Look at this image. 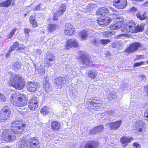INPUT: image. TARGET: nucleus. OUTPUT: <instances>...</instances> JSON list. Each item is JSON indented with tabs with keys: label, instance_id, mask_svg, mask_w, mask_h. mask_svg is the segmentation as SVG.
I'll return each instance as SVG.
<instances>
[{
	"label": "nucleus",
	"instance_id": "nucleus-1",
	"mask_svg": "<svg viewBox=\"0 0 148 148\" xmlns=\"http://www.w3.org/2000/svg\"><path fill=\"white\" fill-rule=\"evenodd\" d=\"M112 10H111L106 8L102 7L99 8L97 11L96 14L97 15L102 16V18H98L97 21L100 25L103 27L108 25L112 19L108 17L112 14Z\"/></svg>",
	"mask_w": 148,
	"mask_h": 148
},
{
	"label": "nucleus",
	"instance_id": "nucleus-2",
	"mask_svg": "<svg viewBox=\"0 0 148 148\" xmlns=\"http://www.w3.org/2000/svg\"><path fill=\"white\" fill-rule=\"evenodd\" d=\"M9 83L12 86L18 89L23 88L25 85L24 79L17 75L12 76Z\"/></svg>",
	"mask_w": 148,
	"mask_h": 148
},
{
	"label": "nucleus",
	"instance_id": "nucleus-3",
	"mask_svg": "<svg viewBox=\"0 0 148 148\" xmlns=\"http://www.w3.org/2000/svg\"><path fill=\"white\" fill-rule=\"evenodd\" d=\"M25 126L24 124L21 123V120H15L12 122L11 128L14 134H21L23 132V130Z\"/></svg>",
	"mask_w": 148,
	"mask_h": 148
},
{
	"label": "nucleus",
	"instance_id": "nucleus-4",
	"mask_svg": "<svg viewBox=\"0 0 148 148\" xmlns=\"http://www.w3.org/2000/svg\"><path fill=\"white\" fill-rule=\"evenodd\" d=\"M11 113L10 108L6 106L4 107L0 112V121L3 122L9 117Z\"/></svg>",
	"mask_w": 148,
	"mask_h": 148
},
{
	"label": "nucleus",
	"instance_id": "nucleus-5",
	"mask_svg": "<svg viewBox=\"0 0 148 148\" xmlns=\"http://www.w3.org/2000/svg\"><path fill=\"white\" fill-rule=\"evenodd\" d=\"M2 138L6 141H13L16 138L13 132L6 130H4L2 135Z\"/></svg>",
	"mask_w": 148,
	"mask_h": 148
},
{
	"label": "nucleus",
	"instance_id": "nucleus-6",
	"mask_svg": "<svg viewBox=\"0 0 148 148\" xmlns=\"http://www.w3.org/2000/svg\"><path fill=\"white\" fill-rule=\"evenodd\" d=\"M135 130L139 133L144 132L145 130V124L142 120H138L136 121L134 124Z\"/></svg>",
	"mask_w": 148,
	"mask_h": 148
},
{
	"label": "nucleus",
	"instance_id": "nucleus-7",
	"mask_svg": "<svg viewBox=\"0 0 148 148\" xmlns=\"http://www.w3.org/2000/svg\"><path fill=\"white\" fill-rule=\"evenodd\" d=\"M39 99L36 97H33L29 100V102L28 107L31 110H34L38 106Z\"/></svg>",
	"mask_w": 148,
	"mask_h": 148
},
{
	"label": "nucleus",
	"instance_id": "nucleus-8",
	"mask_svg": "<svg viewBox=\"0 0 148 148\" xmlns=\"http://www.w3.org/2000/svg\"><path fill=\"white\" fill-rule=\"evenodd\" d=\"M80 59L82 60L83 64L87 66H90L92 63V62L87 56L85 52L83 51L79 52Z\"/></svg>",
	"mask_w": 148,
	"mask_h": 148
},
{
	"label": "nucleus",
	"instance_id": "nucleus-9",
	"mask_svg": "<svg viewBox=\"0 0 148 148\" xmlns=\"http://www.w3.org/2000/svg\"><path fill=\"white\" fill-rule=\"evenodd\" d=\"M113 5L118 9H123L127 5L126 0H113Z\"/></svg>",
	"mask_w": 148,
	"mask_h": 148
},
{
	"label": "nucleus",
	"instance_id": "nucleus-10",
	"mask_svg": "<svg viewBox=\"0 0 148 148\" xmlns=\"http://www.w3.org/2000/svg\"><path fill=\"white\" fill-rule=\"evenodd\" d=\"M69 75H63V76L58 77L55 79L54 81L55 84H60L61 83H66L68 81L72 78H71V76Z\"/></svg>",
	"mask_w": 148,
	"mask_h": 148
},
{
	"label": "nucleus",
	"instance_id": "nucleus-11",
	"mask_svg": "<svg viewBox=\"0 0 148 148\" xmlns=\"http://www.w3.org/2000/svg\"><path fill=\"white\" fill-rule=\"evenodd\" d=\"M79 45L78 42L76 39H70L67 42L65 49H68L72 47H77Z\"/></svg>",
	"mask_w": 148,
	"mask_h": 148
},
{
	"label": "nucleus",
	"instance_id": "nucleus-12",
	"mask_svg": "<svg viewBox=\"0 0 148 148\" xmlns=\"http://www.w3.org/2000/svg\"><path fill=\"white\" fill-rule=\"evenodd\" d=\"M141 46L140 43L135 42L130 45L129 47L126 48L125 51L126 52L128 53L133 52L137 50L138 48Z\"/></svg>",
	"mask_w": 148,
	"mask_h": 148
},
{
	"label": "nucleus",
	"instance_id": "nucleus-13",
	"mask_svg": "<svg viewBox=\"0 0 148 148\" xmlns=\"http://www.w3.org/2000/svg\"><path fill=\"white\" fill-rule=\"evenodd\" d=\"M132 25V33H136L138 32H141L143 31L144 29V24L141 23L140 25H136V24L133 21H131Z\"/></svg>",
	"mask_w": 148,
	"mask_h": 148
},
{
	"label": "nucleus",
	"instance_id": "nucleus-14",
	"mask_svg": "<svg viewBox=\"0 0 148 148\" xmlns=\"http://www.w3.org/2000/svg\"><path fill=\"white\" fill-rule=\"evenodd\" d=\"M27 98L24 96L20 97L14 106L18 107L25 106L27 104Z\"/></svg>",
	"mask_w": 148,
	"mask_h": 148
},
{
	"label": "nucleus",
	"instance_id": "nucleus-15",
	"mask_svg": "<svg viewBox=\"0 0 148 148\" xmlns=\"http://www.w3.org/2000/svg\"><path fill=\"white\" fill-rule=\"evenodd\" d=\"M122 122L121 120L114 122H110L107 124L106 125L109 127L110 129L113 130H115L118 129L120 127Z\"/></svg>",
	"mask_w": 148,
	"mask_h": 148
},
{
	"label": "nucleus",
	"instance_id": "nucleus-16",
	"mask_svg": "<svg viewBox=\"0 0 148 148\" xmlns=\"http://www.w3.org/2000/svg\"><path fill=\"white\" fill-rule=\"evenodd\" d=\"M38 86V84L37 82H29L27 84V90L32 92H34L36 90Z\"/></svg>",
	"mask_w": 148,
	"mask_h": 148
},
{
	"label": "nucleus",
	"instance_id": "nucleus-17",
	"mask_svg": "<svg viewBox=\"0 0 148 148\" xmlns=\"http://www.w3.org/2000/svg\"><path fill=\"white\" fill-rule=\"evenodd\" d=\"M66 8V6L65 4L64 3L62 5L57 12L54 14L53 19L55 20H57L58 16L63 14Z\"/></svg>",
	"mask_w": 148,
	"mask_h": 148
},
{
	"label": "nucleus",
	"instance_id": "nucleus-18",
	"mask_svg": "<svg viewBox=\"0 0 148 148\" xmlns=\"http://www.w3.org/2000/svg\"><path fill=\"white\" fill-rule=\"evenodd\" d=\"M75 29L72 25L69 23H66L65 26L64 33L68 35H71L73 34Z\"/></svg>",
	"mask_w": 148,
	"mask_h": 148
},
{
	"label": "nucleus",
	"instance_id": "nucleus-19",
	"mask_svg": "<svg viewBox=\"0 0 148 148\" xmlns=\"http://www.w3.org/2000/svg\"><path fill=\"white\" fill-rule=\"evenodd\" d=\"M99 143L97 141L90 140L86 142L84 148H97Z\"/></svg>",
	"mask_w": 148,
	"mask_h": 148
},
{
	"label": "nucleus",
	"instance_id": "nucleus-20",
	"mask_svg": "<svg viewBox=\"0 0 148 148\" xmlns=\"http://www.w3.org/2000/svg\"><path fill=\"white\" fill-rule=\"evenodd\" d=\"M65 69L68 73H69V75L71 76V78H73L75 76H77V74L75 71V68L71 67L69 65L66 66Z\"/></svg>",
	"mask_w": 148,
	"mask_h": 148
},
{
	"label": "nucleus",
	"instance_id": "nucleus-21",
	"mask_svg": "<svg viewBox=\"0 0 148 148\" xmlns=\"http://www.w3.org/2000/svg\"><path fill=\"white\" fill-rule=\"evenodd\" d=\"M30 145V148H39V141L35 137L29 138L27 140Z\"/></svg>",
	"mask_w": 148,
	"mask_h": 148
},
{
	"label": "nucleus",
	"instance_id": "nucleus-22",
	"mask_svg": "<svg viewBox=\"0 0 148 148\" xmlns=\"http://www.w3.org/2000/svg\"><path fill=\"white\" fill-rule=\"evenodd\" d=\"M132 23L131 21L128 22L127 24L125 25L123 27H121V31L124 32H131L132 33V29L133 27H132Z\"/></svg>",
	"mask_w": 148,
	"mask_h": 148
},
{
	"label": "nucleus",
	"instance_id": "nucleus-23",
	"mask_svg": "<svg viewBox=\"0 0 148 148\" xmlns=\"http://www.w3.org/2000/svg\"><path fill=\"white\" fill-rule=\"evenodd\" d=\"M103 127L102 125L97 126L92 129L90 131L91 134H95L97 133L102 132L103 131Z\"/></svg>",
	"mask_w": 148,
	"mask_h": 148
},
{
	"label": "nucleus",
	"instance_id": "nucleus-24",
	"mask_svg": "<svg viewBox=\"0 0 148 148\" xmlns=\"http://www.w3.org/2000/svg\"><path fill=\"white\" fill-rule=\"evenodd\" d=\"M18 148H30V145L27 140H22L18 143Z\"/></svg>",
	"mask_w": 148,
	"mask_h": 148
},
{
	"label": "nucleus",
	"instance_id": "nucleus-25",
	"mask_svg": "<svg viewBox=\"0 0 148 148\" xmlns=\"http://www.w3.org/2000/svg\"><path fill=\"white\" fill-rule=\"evenodd\" d=\"M43 88L47 93H48L52 90L51 85L49 83L47 80L43 82Z\"/></svg>",
	"mask_w": 148,
	"mask_h": 148
},
{
	"label": "nucleus",
	"instance_id": "nucleus-26",
	"mask_svg": "<svg viewBox=\"0 0 148 148\" xmlns=\"http://www.w3.org/2000/svg\"><path fill=\"white\" fill-rule=\"evenodd\" d=\"M19 93H16L12 94L11 96L10 101L14 105L15 103H16L20 97L19 96Z\"/></svg>",
	"mask_w": 148,
	"mask_h": 148
},
{
	"label": "nucleus",
	"instance_id": "nucleus-27",
	"mask_svg": "<svg viewBox=\"0 0 148 148\" xmlns=\"http://www.w3.org/2000/svg\"><path fill=\"white\" fill-rule=\"evenodd\" d=\"M58 27V26L55 24H51L48 25L47 30L48 33H53Z\"/></svg>",
	"mask_w": 148,
	"mask_h": 148
},
{
	"label": "nucleus",
	"instance_id": "nucleus-28",
	"mask_svg": "<svg viewBox=\"0 0 148 148\" xmlns=\"http://www.w3.org/2000/svg\"><path fill=\"white\" fill-rule=\"evenodd\" d=\"M51 128L54 131L58 130L60 127V124L57 121H54L51 123Z\"/></svg>",
	"mask_w": 148,
	"mask_h": 148
},
{
	"label": "nucleus",
	"instance_id": "nucleus-29",
	"mask_svg": "<svg viewBox=\"0 0 148 148\" xmlns=\"http://www.w3.org/2000/svg\"><path fill=\"white\" fill-rule=\"evenodd\" d=\"M122 23L120 21H118L113 25L110 26V28L111 29L117 30L122 27Z\"/></svg>",
	"mask_w": 148,
	"mask_h": 148
},
{
	"label": "nucleus",
	"instance_id": "nucleus-30",
	"mask_svg": "<svg viewBox=\"0 0 148 148\" xmlns=\"http://www.w3.org/2000/svg\"><path fill=\"white\" fill-rule=\"evenodd\" d=\"M12 1V0H7L5 1L1 2L0 3V7H8L10 5Z\"/></svg>",
	"mask_w": 148,
	"mask_h": 148
},
{
	"label": "nucleus",
	"instance_id": "nucleus-31",
	"mask_svg": "<svg viewBox=\"0 0 148 148\" xmlns=\"http://www.w3.org/2000/svg\"><path fill=\"white\" fill-rule=\"evenodd\" d=\"M131 138H128L125 137H123L121 139V142L123 144V147H125L126 146L127 144L130 141Z\"/></svg>",
	"mask_w": 148,
	"mask_h": 148
},
{
	"label": "nucleus",
	"instance_id": "nucleus-32",
	"mask_svg": "<svg viewBox=\"0 0 148 148\" xmlns=\"http://www.w3.org/2000/svg\"><path fill=\"white\" fill-rule=\"evenodd\" d=\"M79 36L82 40L85 39L88 36L87 32L85 31H82L80 32Z\"/></svg>",
	"mask_w": 148,
	"mask_h": 148
},
{
	"label": "nucleus",
	"instance_id": "nucleus-33",
	"mask_svg": "<svg viewBox=\"0 0 148 148\" xmlns=\"http://www.w3.org/2000/svg\"><path fill=\"white\" fill-rule=\"evenodd\" d=\"M31 23L33 25L34 27L37 26V24L36 20L34 19L33 16H31L29 19Z\"/></svg>",
	"mask_w": 148,
	"mask_h": 148
},
{
	"label": "nucleus",
	"instance_id": "nucleus-34",
	"mask_svg": "<svg viewBox=\"0 0 148 148\" xmlns=\"http://www.w3.org/2000/svg\"><path fill=\"white\" fill-rule=\"evenodd\" d=\"M49 111L46 106H44L40 110V112L42 114L46 115L48 113Z\"/></svg>",
	"mask_w": 148,
	"mask_h": 148
},
{
	"label": "nucleus",
	"instance_id": "nucleus-35",
	"mask_svg": "<svg viewBox=\"0 0 148 148\" xmlns=\"http://www.w3.org/2000/svg\"><path fill=\"white\" fill-rule=\"evenodd\" d=\"M145 13H144L143 15H141L140 14V13L138 12L136 14V16L138 18H139L140 20H144L146 18L145 16Z\"/></svg>",
	"mask_w": 148,
	"mask_h": 148
},
{
	"label": "nucleus",
	"instance_id": "nucleus-36",
	"mask_svg": "<svg viewBox=\"0 0 148 148\" xmlns=\"http://www.w3.org/2000/svg\"><path fill=\"white\" fill-rule=\"evenodd\" d=\"M21 67V64L17 62H15L13 64V67L14 69L18 70L20 69Z\"/></svg>",
	"mask_w": 148,
	"mask_h": 148
},
{
	"label": "nucleus",
	"instance_id": "nucleus-37",
	"mask_svg": "<svg viewBox=\"0 0 148 148\" xmlns=\"http://www.w3.org/2000/svg\"><path fill=\"white\" fill-rule=\"evenodd\" d=\"M112 34L113 33L110 31H106L103 33L104 36L106 38H108L111 36Z\"/></svg>",
	"mask_w": 148,
	"mask_h": 148
},
{
	"label": "nucleus",
	"instance_id": "nucleus-38",
	"mask_svg": "<svg viewBox=\"0 0 148 148\" xmlns=\"http://www.w3.org/2000/svg\"><path fill=\"white\" fill-rule=\"evenodd\" d=\"M88 76L92 78H94L97 75V73L95 71H90L89 72Z\"/></svg>",
	"mask_w": 148,
	"mask_h": 148
},
{
	"label": "nucleus",
	"instance_id": "nucleus-39",
	"mask_svg": "<svg viewBox=\"0 0 148 148\" xmlns=\"http://www.w3.org/2000/svg\"><path fill=\"white\" fill-rule=\"evenodd\" d=\"M19 45V44L18 42H15L14 43L13 45L11 46L9 49L11 51L14 50Z\"/></svg>",
	"mask_w": 148,
	"mask_h": 148
},
{
	"label": "nucleus",
	"instance_id": "nucleus-40",
	"mask_svg": "<svg viewBox=\"0 0 148 148\" xmlns=\"http://www.w3.org/2000/svg\"><path fill=\"white\" fill-rule=\"evenodd\" d=\"M111 42L109 39H102L100 40V42L102 45H106Z\"/></svg>",
	"mask_w": 148,
	"mask_h": 148
},
{
	"label": "nucleus",
	"instance_id": "nucleus-41",
	"mask_svg": "<svg viewBox=\"0 0 148 148\" xmlns=\"http://www.w3.org/2000/svg\"><path fill=\"white\" fill-rule=\"evenodd\" d=\"M0 99L2 102H5L7 100L6 99L5 95L0 93Z\"/></svg>",
	"mask_w": 148,
	"mask_h": 148
},
{
	"label": "nucleus",
	"instance_id": "nucleus-42",
	"mask_svg": "<svg viewBox=\"0 0 148 148\" xmlns=\"http://www.w3.org/2000/svg\"><path fill=\"white\" fill-rule=\"evenodd\" d=\"M108 97L109 98L114 99L116 98L117 95L116 93L113 92H111L108 95Z\"/></svg>",
	"mask_w": 148,
	"mask_h": 148
},
{
	"label": "nucleus",
	"instance_id": "nucleus-43",
	"mask_svg": "<svg viewBox=\"0 0 148 148\" xmlns=\"http://www.w3.org/2000/svg\"><path fill=\"white\" fill-rule=\"evenodd\" d=\"M16 29H13L12 30L11 32L8 35V39L11 38L14 34Z\"/></svg>",
	"mask_w": 148,
	"mask_h": 148
},
{
	"label": "nucleus",
	"instance_id": "nucleus-44",
	"mask_svg": "<svg viewBox=\"0 0 148 148\" xmlns=\"http://www.w3.org/2000/svg\"><path fill=\"white\" fill-rule=\"evenodd\" d=\"M138 77L142 82H145L146 81V77L144 75L141 74Z\"/></svg>",
	"mask_w": 148,
	"mask_h": 148
},
{
	"label": "nucleus",
	"instance_id": "nucleus-45",
	"mask_svg": "<svg viewBox=\"0 0 148 148\" xmlns=\"http://www.w3.org/2000/svg\"><path fill=\"white\" fill-rule=\"evenodd\" d=\"M45 64L46 66L48 67L51 66L53 64V63H52V62H51L50 61L47 60L45 61Z\"/></svg>",
	"mask_w": 148,
	"mask_h": 148
},
{
	"label": "nucleus",
	"instance_id": "nucleus-46",
	"mask_svg": "<svg viewBox=\"0 0 148 148\" xmlns=\"http://www.w3.org/2000/svg\"><path fill=\"white\" fill-rule=\"evenodd\" d=\"M106 114L109 115H112L113 116L114 115L115 112L114 110H110L107 111L105 112Z\"/></svg>",
	"mask_w": 148,
	"mask_h": 148
},
{
	"label": "nucleus",
	"instance_id": "nucleus-47",
	"mask_svg": "<svg viewBox=\"0 0 148 148\" xmlns=\"http://www.w3.org/2000/svg\"><path fill=\"white\" fill-rule=\"evenodd\" d=\"M144 63V62H136L134 64L133 67H136L137 66H140L143 65Z\"/></svg>",
	"mask_w": 148,
	"mask_h": 148
},
{
	"label": "nucleus",
	"instance_id": "nucleus-48",
	"mask_svg": "<svg viewBox=\"0 0 148 148\" xmlns=\"http://www.w3.org/2000/svg\"><path fill=\"white\" fill-rule=\"evenodd\" d=\"M31 30L27 28H25L24 29V33L27 34V36L28 37L29 36V33L31 32Z\"/></svg>",
	"mask_w": 148,
	"mask_h": 148
},
{
	"label": "nucleus",
	"instance_id": "nucleus-49",
	"mask_svg": "<svg viewBox=\"0 0 148 148\" xmlns=\"http://www.w3.org/2000/svg\"><path fill=\"white\" fill-rule=\"evenodd\" d=\"M89 104L91 105H93L94 106L96 107L97 105V104L99 103L94 101H89Z\"/></svg>",
	"mask_w": 148,
	"mask_h": 148
},
{
	"label": "nucleus",
	"instance_id": "nucleus-50",
	"mask_svg": "<svg viewBox=\"0 0 148 148\" xmlns=\"http://www.w3.org/2000/svg\"><path fill=\"white\" fill-rule=\"evenodd\" d=\"M144 115L145 119L148 121V109L146 110L144 113Z\"/></svg>",
	"mask_w": 148,
	"mask_h": 148
},
{
	"label": "nucleus",
	"instance_id": "nucleus-51",
	"mask_svg": "<svg viewBox=\"0 0 148 148\" xmlns=\"http://www.w3.org/2000/svg\"><path fill=\"white\" fill-rule=\"evenodd\" d=\"M42 5L40 4L36 6L34 10H39L40 8L42 7Z\"/></svg>",
	"mask_w": 148,
	"mask_h": 148
},
{
	"label": "nucleus",
	"instance_id": "nucleus-52",
	"mask_svg": "<svg viewBox=\"0 0 148 148\" xmlns=\"http://www.w3.org/2000/svg\"><path fill=\"white\" fill-rule=\"evenodd\" d=\"M133 146H135L136 148H140V145L137 143H134Z\"/></svg>",
	"mask_w": 148,
	"mask_h": 148
},
{
	"label": "nucleus",
	"instance_id": "nucleus-53",
	"mask_svg": "<svg viewBox=\"0 0 148 148\" xmlns=\"http://www.w3.org/2000/svg\"><path fill=\"white\" fill-rule=\"evenodd\" d=\"M119 44L118 43H116L114 42L112 44V46L114 48H117L119 45Z\"/></svg>",
	"mask_w": 148,
	"mask_h": 148
},
{
	"label": "nucleus",
	"instance_id": "nucleus-54",
	"mask_svg": "<svg viewBox=\"0 0 148 148\" xmlns=\"http://www.w3.org/2000/svg\"><path fill=\"white\" fill-rule=\"evenodd\" d=\"M47 60L50 61L51 62H52L54 61V58H49V57H46Z\"/></svg>",
	"mask_w": 148,
	"mask_h": 148
},
{
	"label": "nucleus",
	"instance_id": "nucleus-55",
	"mask_svg": "<svg viewBox=\"0 0 148 148\" xmlns=\"http://www.w3.org/2000/svg\"><path fill=\"white\" fill-rule=\"evenodd\" d=\"M47 57H49V58H55L54 56L51 53H48Z\"/></svg>",
	"mask_w": 148,
	"mask_h": 148
},
{
	"label": "nucleus",
	"instance_id": "nucleus-56",
	"mask_svg": "<svg viewBox=\"0 0 148 148\" xmlns=\"http://www.w3.org/2000/svg\"><path fill=\"white\" fill-rule=\"evenodd\" d=\"M93 43L94 45L96 46H98L99 44L96 40H95L93 42Z\"/></svg>",
	"mask_w": 148,
	"mask_h": 148
},
{
	"label": "nucleus",
	"instance_id": "nucleus-57",
	"mask_svg": "<svg viewBox=\"0 0 148 148\" xmlns=\"http://www.w3.org/2000/svg\"><path fill=\"white\" fill-rule=\"evenodd\" d=\"M11 51H10V49L9 50L8 52L6 54V58H8L10 55V53Z\"/></svg>",
	"mask_w": 148,
	"mask_h": 148
},
{
	"label": "nucleus",
	"instance_id": "nucleus-58",
	"mask_svg": "<svg viewBox=\"0 0 148 148\" xmlns=\"http://www.w3.org/2000/svg\"><path fill=\"white\" fill-rule=\"evenodd\" d=\"M144 88L145 92L147 93L148 95V85L145 86Z\"/></svg>",
	"mask_w": 148,
	"mask_h": 148
},
{
	"label": "nucleus",
	"instance_id": "nucleus-59",
	"mask_svg": "<svg viewBox=\"0 0 148 148\" xmlns=\"http://www.w3.org/2000/svg\"><path fill=\"white\" fill-rule=\"evenodd\" d=\"M28 109L27 108H23V109H22L21 110V112H27V111Z\"/></svg>",
	"mask_w": 148,
	"mask_h": 148
},
{
	"label": "nucleus",
	"instance_id": "nucleus-60",
	"mask_svg": "<svg viewBox=\"0 0 148 148\" xmlns=\"http://www.w3.org/2000/svg\"><path fill=\"white\" fill-rule=\"evenodd\" d=\"M105 54L106 55L107 57H108V56H110V53L109 51H106L105 53Z\"/></svg>",
	"mask_w": 148,
	"mask_h": 148
},
{
	"label": "nucleus",
	"instance_id": "nucleus-61",
	"mask_svg": "<svg viewBox=\"0 0 148 148\" xmlns=\"http://www.w3.org/2000/svg\"><path fill=\"white\" fill-rule=\"evenodd\" d=\"M137 9L134 7H133L131 9V11H136V10Z\"/></svg>",
	"mask_w": 148,
	"mask_h": 148
},
{
	"label": "nucleus",
	"instance_id": "nucleus-62",
	"mask_svg": "<svg viewBox=\"0 0 148 148\" xmlns=\"http://www.w3.org/2000/svg\"><path fill=\"white\" fill-rule=\"evenodd\" d=\"M146 34L148 35V28L146 30V32H145Z\"/></svg>",
	"mask_w": 148,
	"mask_h": 148
},
{
	"label": "nucleus",
	"instance_id": "nucleus-63",
	"mask_svg": "<svg viewBox=\"0 0 148 148\" xmlns=\"http://www.w3.org/2000/svg\"><path fill=\"white\" fill-rule=\"evenodd\" d=\"M94 98L93 97V98H92L91 99H90V100H96V101H97V100L96 99H94ZM89 100H90V99H89Z\"/></svg>",
	"mask_w": 148,
	"mask_h": 148
},
{
	"label": "nucleus",
	"instance_id": "nucleus-64",
	"mask_svg": "<svg viewBox=\"0 0 148 148\" xmlns=\"http://www.w3.org/2000/svg\"><path fill=\"white\" fill-rule=\"evenodd\" d=\"M4 148H11L10 147H4Z\"/></svg>",
	"mask_w": 148,
	"mask_h": 148
}]
</instances>
